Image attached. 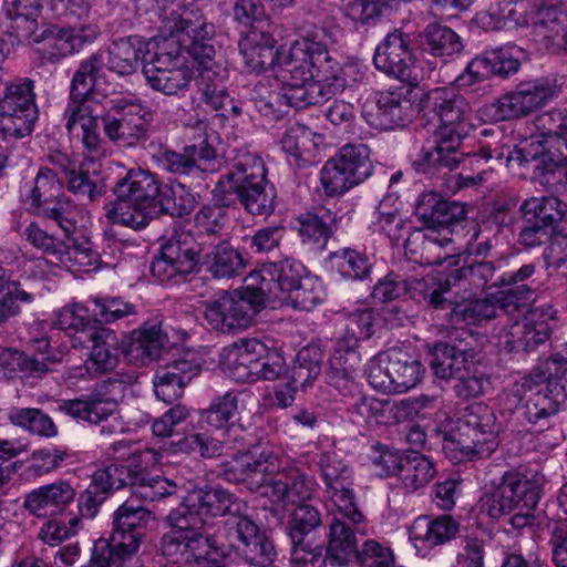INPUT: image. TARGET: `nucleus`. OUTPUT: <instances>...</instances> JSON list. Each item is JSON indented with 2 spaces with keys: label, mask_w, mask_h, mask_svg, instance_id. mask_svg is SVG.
Listing matches in <instances>:
<instances>
[{
  "label": "nucleus",
  "mask_w": 567,
  "mask_h": 567,
  "mask_svg": "<svg viewBox=\"0 0 567 567\" xmlns=\"http://www.w3.org/2000/svg\"><path fill=\"white\" fill-rule=\"evenodd\" d=\"M238 506H243V501L225 488L192 492L167 516L171 530L161 538L162 556L175 565L215 560L223 554V544L210 533L212 519L227 518Z\"/></svg>",
  "instance_id": "1"
},
{
  "label": "nucleus",
  "mask_w": 567,
  "mask_h": 567,
  "mask_svg": "<svg viewBox=\"0 0 567 567\" xmlns=\"http://www.w3.org/2000/svg\"><path fill=\"white\" fill-rule=\"evenodd\" d=\"M185 188V183L177 182L168 190H162L154 174L142 168L131 169L115 183V200L106 206L105 216L112 224L142 229L148 225L152 218L148 209L159 196L163 212L172 216L189 215L197 204L194 194L176 196Z\"/></svg>",
  "instance_id": "2"
},
{
  "label": "nucleus",
  "mask_w": 567,
  "mask_h": 567,
  "mask_svg": "<svg viewBox=\"0 0 567 567\" xmlns=\"http://www.w3.org/2000/svg\"><path fill=\"white\" fill-rule=\"evenodd\" d=\"M212 194L221 206L228 207L238 200L255 216H268L275 210V188L268 183L262 159L254 154L237 157Z\"/></svg>",
  "instance_id": "3"
},
{
  "label": "nucleus",
  "mask_w": 567,
  "mask_h": 567,
  "mask_svg": "<svg viewBox=\"0 0 567 567\" xmlns=\"http://www.w3.org/2000/svg\"><path fill=\"white\" fill-rule=\"evenodd\" d=\"M499 424L494 411L484 403L468 405L456 426L443 432L442 449L455 463L488 457L497 447Z\"/></svg>",
  "instance_id": "4"
},
{
  "label": "nucleus",
  "mask_w": 567,
  "mask_h": 567,
  "mask_svg": "<svg viewBox=\"0 0 567 567\" xmlns=\"http://www.w3.org/2000/svg\"><path fill=\"white\" fill-rule=\"evenodd\" d=\"M245 483L250 489L264 487V494L276 503H295L308 498L316 482L297 467L280 468L278 456L270 450L258 455L246 453Z\"/></svg>",
  "instance_id": "5"
},
{
  "label": "nucleus",
  "mask_w": 567,
  "mask_h": 567,
  "mask_svg": "<svg viewBox=\"0 0 567 567\" xmlns=\"http://www.w3.org/2000/svg\"><path fill=\"white\" fill-rule=\"evenodd\" d=\"M318 34L296 40L287 54L278 61V76L285 81L334 82L344 79L339 63L330 55L328 44L317 40Z\"/></svg>",
  "instance_id": "6"
},
{
  "label": "nucleus",
  "mask_w": 567,
  "mask_h": 567,
  "mask_svg": "<svg viewBox=\"0 0 567 567\" xmlns=\"http://www.w3.org/2000/svg\"><path fill=\"white\" fill-rule=\"evenodd\" d=\"M425 372L420 360L401 348H391L373 357L367 365L372 388L386 393H403L416 386Z\"/></svg>",
  "instance_id": "7"
},
{
  "label": "nucleus",
  "mask_w": 567,
  "mask_h": 567,
  "mask_svg": "<svg viewBox=\"0 0 567 567\" xmlns=\"http://www.w3.org/2000/svg\"><path fill=\"white\" fill-rule=\"evenodd\" d=\"M158 167L169 174L184 178L190 189H207V179L218 172L216 150L206 140L199 144L187 145L182 152L163 148L154 155ZM186 189L179 193L186 195Z\"/></svg>",
  "instance_id": "8"
},
{
  "label": "nucleus",
  "mask_w": 567,
  "mask_h": 567,
  "mask_svg": "<svg viewBox=\"0 0 567 567\" xmlns=\"http://www.w3.org/2000/svg\"><path fill=\"white\" fill-rule=\"evenodd\" d=\"M163 33L178 52L184 49L199 64H205L215 55L213 27L205 22L198 9L182 7L171 11L163 20Z\"/></svg>",
  "instance_id": "9"
},
{
  "label": "nucleus",
  "mask_w": 567,
  "mask_h": 567,
  "mask_svg": "<svg viewBox=\"0 0 567 567\" xmlns=\"http://www.w3.org/2000/svg\"><path fill=\"white\" fill-rule=\"evenodd\" d=\"M508 166L533 167L535 178L545 186L556 187L567 181V153L559 145L529 137L515 145L506 155Z\"/></svg>",
  "instance_id": "10"
},
{
  "label": "nucleus",
  "mask_w": 567,
  "mask_h": 567,
  "mask_svg": "<svg viewBox=\"0 0 567 567\" xmlns=\"http://www.w3.org/2000/svg\"><path fill=\"white\" fill-rule=\"evenodd\" d=\"M544 483V475L537 471L506 472L487 497L488 515L492 518H499L514 513L519 506L535 508L540 499Z\"/></svg>",
  "instance_id": "11"
},
{
  "label": "nucleus",
  "mask_w": 567,
  "mask_h": 567,
  "mask_svg": "<svg viewBox=\"0 0 567 567\" xmlns=\"http://www.w3.org/2000/svg\"><path fill=\"white\" fill-rule=\"evenodd\" d=\"M34 82L19 79L9 82L2 96V136L23 138L31 135L38 118Z\"/></svg>",
  "instance_id": "12"
},
{
  "label": "nucleus",
  "mask_w": 567,
  "mask_h": 567,
  "mask_svg": "<svg viewBox=\"0 0 567 567\" xmlns=\"http://www.w3.org/2000/svg\"><path fill=\"white\" fill-rule=\"evenodd\" d=\"M113 110L116 115L102 116L103 130L110 141L134 147L146 138L153 120L147 106L134 101L118 100Z\"/></svg>",
  "instance_id": "13"
},
{
  "label": "nucleus",
  "mask_w": 567,
  "mask_h": 567,
  "mask_svg": "<svg viewBox=\"0 0 567 567\" xmlns=\"http://www.w3.org/2000/svg\"><path fill=\"white\" fill-rule=\"evenodd\" d=\"M147 84L166 95L184 94L194 79L193 70L185 63L178 49H159L155 56L143 66Z\"/></svg>",
  "instance_id": "14"
},
{
  "label": "nucleus",
  "mask_w": 567,
  "mask_h": 567,
  "mask_svg": "<svg viewBox=\"0 0 567 567\" xmlns=\"http://www.w3.org/2000/svg\"><path fill=\"white\" fill-rule=\"evenodd\" d=\"M555 85L545 78L520 82L515 90L496 100L491 109L494 110V121H507L528 115L534 110L545 105L555 95Z\"/></svg>",
  "instance_id": "15"
},
{
  "label": "nucleus",
  "mask_w": 567,
  "mask_h": 567,
  "mask_svg": "<svg viewBox=\"0 0 567 567\" xmlns=\"http://www.w3.org/2000/svg\"><path fill=\"white\" fill-rule=\"evenodd\" d=\"M422 103L424 115L439 123L434 133L455 131L458 135H466L472 109L464 96L447 87H436L427 92Z\"/></svg>",
  "instance_id": "16"
},
{
  "label": "nucleus",
  "mask_w": 567,
  "mask_h": 567,
  "mask_svg": "<svg viewBox=\"0 0 567 567\" xmlns=\"http://www.w3.org/2000/svg\"><path fill=\"white\" fill-rule=\"evenodd\" d=\"M58 411L100 427L102 436L123 431V423L117 415V403L99 392H92L73 400H62Z\"/></svg>",
  "instance_id": "17"
},
{
  "label": "nucleus",
  "mask_w": 567,
  "mask_h": 567,
  "mask_svg": "<svg viewBox=\"0 0 567 567\" xmlns=\"http://www.w3.org/2000/svg\"><path fill=\"white\" fill-rule=\"evenodd\" d=\"M256 306L241 292H224L216 299L204 302L207 324L219 332L229 333L249 328L257 316Z\"/></svg>",
  "instance_id": "18"
},
{
  "label": "nucleus",
  "mask_w": 567,
  "mask_h": 567,
  "mask_svg": "<svg viewBox=\"0 0 567 567\" xmlns=\"http://www.w3.org/2000/svg\"><path fill=\"white\" fill-rule=\"evenodd\" d=\"M413 85H400L375 94V113L364 111L367 122L374 128L391 131L405 126L414 116Z\"/></svg>",
  "instance_id": "19"
},
{
  "label": "nucleus",
  "mask_w": 567,
  "mask_h": 567,
  "mask_svg": "<svg viewBox=\"0 0 567 567\" xmlns=\"http://www.w3.org/2000/svg\"><path fill=\"white\" fill-rule=\"evenodd\" d=\"M410 38L400 30L389 33L378 45L373 62L377 69L410 85L417 84L414 56L410 49Z\"/></svg>",
  "instance_id": "20"
},
{
  "label": "nucleus",
  "mask_w": 567,
  "mask_h": 567,
  "mask_svg": "<svg viewBox=\"0 0 567 567\" xmlns=\"http://www.w3.org/2000/svg\"><path fill=\"white\" fill-rule=\"evenodd\" d=\"M511 392L519 403L524 402L520 409L530 424L542 423L556 415L563 404L536 373L523 377L515 382Z\"/></svg>",
  "instance_id": "21"
},
{
  "label": "nucleus",
  "mask_w": 567,
  "mask_h": 567,
  "mask_svg": "<svg viewBox=\"0 0 567 567\" xmlns=\"http://www.w3.org/2000/svg\"><path fill=\"white\" fill-rule=\"evenodd\" d=\"M99 33V27L93 24L81 25L80 28L50 27L34 39V43L41 58L54 63L80 51L85 43L92 42Z\"/></svg>",
  "instance_id": "22"
},
{
  "label": "nucleus",
  "mask_w": 567,
  "mask_h": 567,
  "mask_svg": "<svg viewBox=\"0 0 567 567\" xmlns=\"http://www.w3.org/2000/svg\"><path fill=\"white\" fill-rule=\"evenodd\" d=\"M48 162L52 165V171L63 174L68 182V188L75 196L94 203L100 200L105 194V183L95 173L85 169L84 164L78 165L76 161L66 153L59 150L51 151L48 154Z\"/></svg>",
  "instance_id": "23"
},
{
  "label": "nucleus",
  "mask_w": 567,
  "mask_h": 567,
  "mask_svg": "<svg viewBox=\"0 0 567 567\" xmlns=\"http://www.w3.org/2000/svg\"><path fill=\"white\" fill-rule=\"evenodd\" d=\"M535 271L536 265L529 262L516 270L501 272V281H498L501 287H511L499 292L507 317L517 319L526 316L532 301L535 300V288L528 282Z\"/></svg>",
  "instance_id": "24"
},
{
  "label": "nucleus",
  "mask_w": 567,
  "mask_h": 567,
  "mask_svg": "<svg viewBox=\"0 0 567 567\" xmlns=\"http://www.w3.org/2000/svg\"><path fill=\"white\" fill-rule=\"evenodd\" d=\"M267 348L257 339H240L225 348L220 353V364L224 372L238 383L256 381L255 371L258 368L256 358L264 357Z\"/></svg>",
  "instance_id": "25"
},
{
  "label": "nucleus",
  "mask_w": 567,
  "mask_h": 567,
  "mask_svg": "<svg viewBox=\"0 0 567 567\" xmlns=\"http://www.w3.org/2000/svg\"><path fill=\"white\" fill-rule=\"evenodd\" d=\"M199 372L200 365L187 359H176L158 365L153 377L156 398L167 404L177 401L183 396L186 385Z\"/></svg>",
  "instance_id": "26"
},
{
  "label": "nucleus",
  "mask_w": 567,
  "mask_h": 567,
  "mask_svg": "<svg viewBox=\"0 0 567 567\" xmlns=\"http://www.w3.org/2000/svg\"><path fill=\"white\" fill-rule=\"evenodd\" d=\"M76 491L64 480L31 491L24 499V507L38 517L62 514L74 502Z\"/></svg>",
  "instance_id": "27"
},
{
  "label": "nucleus",
  "mask_w": 567,
  "mask_h": 567,
  "mask_svg": "<svg viewBox=\"0 0 567 567\" xmlns=\"http://www.w3.org/2000/svg\"><path fill=\"white\" fill-rule=\"evenodd\" d=\"M519 69V61L508 51L496 49L473 59L457 78L460 86H471L493 75L507 78Z\"/></svg>",
  "instance_id": "28"
},
{
  "label": "nucleus",
  "mask_w": 567,
  "mask_h": 567,
  "mask_svg": "<svg viewBox=\"0 0 567 567\" xmlns=\"http://www.w3.org/2000/svg\"><path fill=\"white\" fill-rule=\"evenodd\" d=\"M200 269L204 268L215 278H230L245 267L240 252L221 237L205 235Z\"/></svg>",
  "instance_id": "29"
},
{
  "label": "nucleus",
  "mask_w": 567,
  "mask_h": 567,
  "mask_svg": "<svg viewBox=\"0 0 567 567\" xmlns=\"http://www.w3.org/2000/svg\"><path fill=\"white\" fill-rule=\"evenodd\" d=\"M58 261L71 272H91L103 266L101 255L95 249L91 237L83 230L64 236Z\"/></svg>",
  "instance_id": "30"
},
{
  "label": "nucleus",
  "mask_w": 567,
  "mask_h": 567,
  "mask_svg": "<svg viewBox=\"0 0 567 567\" xmlns=\"http://www.w3.org/2000/svg\"><path fill=\"white\" fill-rule=\"evenodd\" d=\"M205 235H193L184 229H175L161 246L169 261L187 276L200 271V260Z\"/></svg>",
  "instance_id": "31"
},
{
  "label": "nucleus",
  "mask_w": 567,
  "mask_h": 567,
  "mask_svg": "<svg viewBox=\"0 0 567 567\" xmlns=\"http://www.w3.org/2000/svg\"><path fill=\"white\" fill-rule=\"evenodd\" d=\"M346 87V79H334V82L295 81L282 87L280 101L296 110L306 109L328 101Z\"/></svg>",
  "instance_id": "32"
},
{
  "label": "nucleus",
  "mask_w": 567,
  "mask_h": 567,
  "mask_svg": "<svg viewBox=\"0 0 567 567\" xmlns=\"http://www.w3.org/2000/svg\"><path fill=\"white\" fill-rule=\"evenodd\" d=\"M7 33L11 49L29 39L38 27L41 0H4Z\"/></svg>",
  "instance_id": "33"
},
{
  "label": "nucleus",
  "mask_w": 567,
  "mask_h": 567,
  "mask_svg": "<svg viewBox=\"0 0 567 567\" xmlns=\"http://www.w3.org/2000/svg\"><path fill=\"white\" fill-rule=\"evenodd\" d=\"M463 205L449 202L435 192L422 194L415 206V215L429 228L453 225L465 217Z\"/></svg>",
  "instance_id": "34"
},
{
  "label": "nucleus",
  "mask_w": 567,
  "mask_h": 567,
  "mask_svg": "<svg viewBox=\"0 0 567 567\" xmlns=\"http://www.w3.org/2000/svg\"><path fill=\"white\" fill-rule=\"evenodd\" d=\"M168 346V338L163 332L161 322H145L131 333L127 355L137 365H145L157 359Z\"/></svg>",
  "instance_id": "35"
},
{
  "label": "nucleus",
  "mask_w": 567,
  "mask_h": 567,
  "mask_svg": "<svg viewBox=\"0 0 567 567\" xmlns=\"http://www.w3.org/2000/svg\"><path fill=\"white\" fill-rule=\"evenodd\" d=\"M275 39L258 28L250 29L239 42V51L247 68L254 72H260L268 68H277L281 56H277Z\"/></svg>",
  "instance_id": "36"
},
{
  "label": "nucleus",
  "mask_w": 567,
  "mask_h": 567,
  "mask_svg": "<svg viewBox=\"0 0 567 567\" xmlns=\"http://www.w3.org/2000/svg\"><path fill=\"white\" fill-rule=\"evenodd\" d=\"M295 228L303 244L323 249L338 228L337 213L320 207L315 212L300 214L296 218Z\"/></svg>",
  "instance_id": "37"
},
{
  "label": "nucleus",
  "mask_w": 567,
  "mask_h": 567,
  "mask_svg": "<svg viewBox=\"0 0 567 567\" xmlns=\"http://www.w3.org/2000/svg\"><path fill=\"white\" fill-rule=\"evenodd\" d=\"M353 526L338 515H333L328 524L326 555L338 566H346L360 548Z\"/></svg>",
  "instance_id": "38"
},
{
  "label": "nucleus",
  "mask_w": 567,
  "mask_h": 567,
  "mask_svg": "<svg viewBox=\"0 0 567 567\" xmlns=\"http://www.w3.org/2000/svg\"><path fill=\"white\" fill-rule=\"evenodd\" d=\"M460 523L451 515H441L435 518L420 516L409 528V537L413 542L433 547L454 539L460 533Z\"/></svg>",
  "instance_id": "39"
},
{
  "label": "nucleus",
  "mask_w": 567,
  "mask_h": 567,
  "mask_svg": "<svg viewBox=\"0 0 567 567\" xmlns=\"http://www.w3.org/2000/svg\"><path fill=\"white\" fill-rule=\"evenodd\" d=\"M275 264H264L258 270L251 271L245 278V287L243 293L256 306L257 312L266 303H274L280 300V293L282 292L280 284L276 277Z\"/></svg>",
  "instance_id": "40"
},
{
  "label": "nucleus",
  "mask_w": 567,
  "mask_h": 567,
  "mask_svg": "<svg viewBox=\"0 0 567 567\" xmlns=\"http://www.w3.org/2000/svg\"><path fill=\"white\" fill-rule=\"evenodd\" d=\"M501 265L491 261L474 262L470 266L453 270L445 278L449 288L463 285L464 289L483 290L485 288H501L497 281L501 277Z\"/></svg>",
  "instance_id": "41"
},
{
  "label": "nucleus",
  "mask_w": 567,
  "mask_h": 567,
  "mask_svg": "<svg viewBox=\"0 0 567 567\" xmlns=\"http://www.w3.org/2000/svg\"><path fill=\"white\" fill-rule=\"evenodd\" d=\"M92 333L86 340L92 347L85 367L90 373L100 375L114 370L118 363L117 338L113 331L102 327Z\"/></svg>",
  "instance_id": "42"
},
{
  "label": "nucleus",
  "mask_w": 567,
  "mask_h": 567,
  "mask_svg": "<svg viewBox=\"0 0 567 567\" xmlns=\"http://www.w3.org/2000/svg\"><path fill=\"white\" fill-rule=\"evenodd\" d=\"M505 313L499 292L486 298L467 299L455 302L450 311L452 324H481Z\"/></svg>",
  "instance_id": "43"
},
{
  "label": "nucleus",
  "mask_w": 567,
  "mask_h": 567,
  "mask_svg": "<svg viewBox=\"0 0 567 567\" xmlns=\"http://www.w3.org/2000/svg\"><path fill=\"white\" fill-rule=\"evenodd\" d=\"M431 357L433 373L443 380H457L475 363L466 351L445 342L436 343Z\"/></svg>",
  "instance_id": "44"
},
{
  "label": "nucleus",
  "mask_w": 567,
  "mask_h": 567,
  "mask_svg": "<svg viewBox=\"0 0 567 567\" xmlns=\"http://www.w3.org/2000/svg\"><path fill=\"white\" fill-rule=\"evenodd\" d=\"M311 136L312 133L301 125L287 128L281 138V147L291 166L305 168L319 162Z\"/></svg>",
  "instance_id": "45"
},
{
  "label": "nucleus",
  "mask_w": 567,
  "mask_h": 567,
  "mask_svg": "<svg viewBox=\"0 0 567 567\" xmlns=\"http://www.w3.org/2000/svg\"><path fill=\"white\" fill-rule=\"evenodd\" d=\"M360 355L357 351L336 348L329 361L327 382L342 396L351 395L357 390L352 373L357 369Z\"/></svg>",
  "instance_id": "46"
},
{
  "label": "nucleus",
  "mask_w": 567,
  "mask_h": 567,
  "mask_svg": "<svg viewBox=\"0 0 567 567\" xmlns=\"http://www.w3.org/2000/svg\"><path fill=\"white\" fill-rule=\"evenodd\" d=\"M313 493L305 499L295 503L286 524V535L289 540L308 539V536L322 526V514L320 509L310 503ZM287 505L288 503H282Z\"/></svg>",
  "instance_id": "47"
},
{
  "label": "nucleus",
  "mask_w": 567,
  "mask_h": 567,
  "mask_svg": "<svg viewBox=\"0 0 567 567\" xmlns=\"http://www.w3.org/2000/svg\"><path fill=\"white\" fill-rule=\"evenodd\" d=\"M529 317L526 322L519 323L520 318L509 317L515 321V333L514 336L519 337L518 346L523 348V352H530L536 350L539 346L548 341L551 334V316L545 317V312L542 308H535L527 311Z\"/></svg>",
  "instance_id": "48"
},
{
  "label": "nucleus",
  "mask_w": 567,
  "mask_h": 567,
  "mask_svg": "<svg viewBox=\"0 0 567 567\" xmlns=\"http://www.w3.org/2000/svg\"><path fill=\"white\" fill-rule=\"evenodd\" d=\"M421 37L423 50L436 58H450L463 50L461 37L441 23H430Z\"/></svg>",
  "instance_id": "49"
},
{
  "label": "nucleus",
  "mask_w": 567,
  "mask_h": 567,
  "mask_svg": "<svg viewBox=\"0 0 567 567\" xmlns=\"http://www.w3.org/2000/svg\"><path fill=\"white\" fill-rule=\"evenodd\" d=\"M53 327L65 331L70 337H75L81 346L86 343L93 331L101 328L91 321L89 309L80 303L62 308L56 313Z\"/></svg>",
  "instance_id": "50"
},
{
  "label": "nucleus",
  "mask_w": 567,
  "mask_h": 567,
  "mask_svg": "<svg viewBox=\"0 0 567 567\" xmlns=\"http://www.w3.org/2000/svg\"><path fill=\"white\" fill-rule=\"evenodd\" d=\"M33 213L42 218L53 220L64 233V236L75 233L80 229L81 210L65 195H61L39 205Z\"/></svg>",
  "instance_id": "51"
},
{
  "label": "nucleus",
  "mask_w": 567,
  "mask_h": 567,
  "mask_svg": "<svg viewBox=\"0 0 567 567\" xmlns=\"http://www.w3.org/2000/svg\"><path fill=\"white\" fill-rule=\"evenodd\" d=\"M519 210L554 231L567 214V205L554 196L530 197L522 203Z\"/></svg>",
  "instance_id": "52"
},
{
  "label": "nucleus",
  "mask_w": 567,
  "mask_h": 567,
  "mask_svg": "<svg viewBox=\"0 0 567 567\" xmlns=\"http://www.w3.org/2000/svg\"><path fill=\"white\" fill-rule=\"evenodd\" d=\"M102 54L107 70L118 75H128L137 69L143 50L138 42L128 38L114 42L109 51Z\"/></svg>",
  "instance_id": "53"
},
{
  "label": "nucleus",
  "mask_w": 567,
  "mask_h": 567,
  "mask_svg": "<svg viewBox=\"0 0 567 567\" xmlns=\"http://www.w3.org/2000/svg\"><path fill=\"white\" fill-rule=\"evenodd\" d=\"M374 312L370 308L355 310L348 315L346 334L337 340L336 348L344 351H357L359 342L374 333Z\"/></svg>",
  "instance_id": "54"
},
{
  "label": "nucleus",
  "mask_w": 567,
  "mask_h": 567,
  "mask_svg": "<svg viewBox=\"0 0 567 567\" xmlns=\"http://www.w3.org/2000/svg\"><path fill=\"white\" fill-rule=\"evenodd\" d=\"M358 184L368 179L373 172L370 148L362 143H350L339 148L333 156Z\"/></svg>",
  "instance_id": "55"
},
{
  "label": "nucleus",
  "mask_w": 567,
  "mask_h": 567,
  "mask_svg": "<svg viewBox=\"0 0 567 567\" xmlns=\"http://www.w3.org/2000/svg\"><path fill=\"white\" fill-rule=\"evenodd\" d=\"M8 419L12 424L40 437L53 439L59 433L52 417L40 409L12 408L8 412Z\"/></svg>",
  "instance_id": "56"
},
{
  "label": "nucleus",
  "mask_w": 567,
  "mask_h": 567,
  "mask_svg": "<svg viewBox=\"0 0 567 567\" xmlns=\"http://www.w3.org/2000/svg\"><path fill=\"white\" fill-rule=\"evenodd\" d=\"M437 474L435 463L423 454L405 455L401 482L409 493L425 487Z\"/></svg>",
  "instance_id": "57"
},
{
  "label": "nucleus",
  "mask_w": 567,
  "mask_h": 567,
  "mask_svg": "<svg viewBox=\"0 0 567 567\" xmlns=\"http://www.w3.org/2000/svg\"><path fill=\"white\" fill-rule=\"evenodd\" d=\"M425 287L424 279L410 280L391 272L375 284L372 298L378 302H390L405 295L416 298V292H422Z\"/></svg>",
  "instance_id": "58"
},
{
  "label": "nucleus",
  "mask_w": 567,
  "mask_h": 567,
  "mask_svg": "<svg viewBox=\"0 0 567 567\" xmlns=\"http://www.w3.org/2000/svg\"><path fill=\"white\" fill-rule=\"evenodd\" d=\"M134 480L133 495L144 501L156 502L175 495L178 491L176 482L161 475H151L142 467H138Z\"/></svg>",
  "instance_id": "59"
},
{
  "label": "nucleus",
  "mask_w": 567,
  "mask_h": 567,
  "mask_svg": "<svg viewBox=\"0 0 567 567\" xmlns=\"http://www.w3.org/2000/svg\"><path fill=\"white\" fill-rule=\"evenodd\" d=\"M248 506L243 502V506H238V511L224 520L225 536L237 549V546L245 545L261 532L257 523L247 514Z\"/></svg>",
  "instance_id": "60"
},
{
  "label": "nucleus",
  "mask_w": 567,
  "mask_h": 567,
  "mask_svg": "<svg viewBox=\"0 0 567 567\" xmlns=\"http://www.w3.org/2000/svg\"><path fill=\"white\" fill-rule=\"evenodd\" d=\"M105 59L101 52L92 54L82 61L75 71L70 89L71 99L93 100L92 89L100 71L104 68Z\"/></svg>",
  "instance_id": "61"
},
{
  "label": "nucleus",
  "mask_w": 567,
  "mask_h": 567,
  "mask_svg": "<svg viewBox=\"0 0 567 567\" xmlns=\"http://www.w3.org/2000/svg\"><path fill=\"white\" fill-rule=\"evenodd\" d=\"M330 260L343 278L354 280L368 278L372 267L364 254L351 248H342L332 252Z\"/></svg>",
  "instance_id": "62"
},
{
  "label": "nucleus",
  "mask_w": 567,
  "mask_h": 567,
  "mask_svg": "<svg viewBox=\"0 0 567 567\" xmlns=\"http://www.w3.org/2000/svg\"><path fill=\"white\" fill-rule=\"evenodd\" d=\"M323 358V351L319 346L309 344L303 347L297 353L292 381L301 386L309 384L320 374Z\"/></svg>",
  "instance_id": "63"
},
{
  "label": "nucleus",
  "mask_w": 567,
  "mask_h": 567,
  "mask_svg": "<svg viewBox=\"0 0 567 567\" xmlns=\"http://www.w3.org/2000/svg\"><path fill=\"white\" fill-rule=\"evenodd\" d=\"M238 554L251 567H271L277 553L271 539L260 532L245 545L237 546Z\"/></svg>",
  "instance_id": "64"
}]
</instances>
